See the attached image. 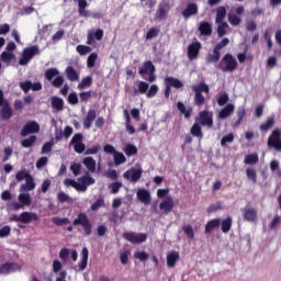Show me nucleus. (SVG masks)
Wrapping results in <instances>:
<instances>
[{"label":"nucleus","mask_w":281,"mask_h":281,"mask_svg":"<svg viewBox=\"0 0 281 281\" xmlns=\"http://www.w3.org/2000/svg\"><path fill=\"white\" fill-rule=\"evenodd\" d=\"M202 126H207L212 128L214 126V114L209 110H204L199 113V116L195 117V123L191 126L190 133L199 140L204 138V133Z\"/></svg>","instance_id":"f257e3e1"},{"label":"nucleus","mask_w":281,"mask_h":281,"mask_svg":"<svg viewBox=\"0 0 281 281\" xmlns=\"http://www.w3.org/2000/svg\"><path fill=\"white\" fill-rule=\"evenodd\" d=\"M159 92V87L157 85L150 86L145 81H139L137 89H134V95L146 94L148 99L155 98Z\"/></svg>","instance_id":"f03ea898"},{"label":"nucleus","mask_w":281,"mask_h":281,"mask_svg":"<svg viewBox=\"0 0 281 281\" xmlns=\"http://www.w3.org/2000/svg\"><path fill=\"white\" fill-rule=\"evenodd\" d=\"M72 225L81 226L86 236H90L92 234L93 224L89 216L83 212L77 214V217L72 221Z\"/></svg>","instance_id":"7ed1b4c3"},{"label":"nucleus","mask_w":281,"mask_h":281,"mask_svg":"<svg viewBox=\"0 0 281 281\" xmlns=\"http://www.w3.org/2000/svg\"><path fill=\"white\" fill-rule=\"evenodd\" d=\"M194 91V104L198 106H203L206 102V98L204 97L203 92L209 94L210 93V86H207L204 81L200 82L198 86L192 87Z\"/></svg>","instance_id":"20e7f679"},{"label":"nucleus","mask_w":281,"mask_h":281,"mask_svg":"<svg viewBox=\"0 0 281 281\" xmlns=\"http://www.w3.org/2000/svg\"><path fill=\"white\" fill-rule=\"evenodd\" d=\"M217 68L223 72H234L238 69V61L234 58V55L226 54L222 60L217 64Z\"/></svg>","instance_id":"39448f33"},{"label":"nucleus","mask_w":281,"mask_h":281,"mask_svg":"<svg viewBox=\"0 0 281 281\" xmlns=\"http://www.w3.org/2000/svg\"><path fill=\"white\" fill-rule=\"evenodd\" d=\"M140 77L146 78L148 75V81L155 82L157 80L156 66L151 60L144 61L143 67L138 69Z\"/></svg>","instance_id":"423d86ee"},{"label":"nucleus","mask_w":281,"mask_h":281,"mask_svg":"<svg viewBox=\"0 0 281 281\" xmlns=\"http://www.w3.org/2000/svg\"><path fill=\"white\" fill-rule=\"evenodd\" d=\"M13 116V110L10 102L4 99V92L0 90V117L2 121H9Z\"/></svg>","instance_id":"0eeeda50"},{"label":"nucleus","mask_w":281,"mask_h":281,"mask_svg":"<svg viewBox=\"0 0 281 281\" xmlns=\"http://www.w3.org/2000/svg\"><path fill=\"white\" fill-rule=\"evenodd\" d=\"M59 74L57 68H50L45 71V78L46 80L52 81L53 87L60 88L64 85L65 79L59 76Z\"/></svg>","instance_id":"6e6552de"},{"label":"nucleus","mask_w":281,"mask_h":281,"mask_svg":"<svg viewBox=\"0 0 281 281\" xmlns=\"http://www.w3.org/2000/svg\"><path fill=\"white\" fill-rule=\"evenodd\" d=\"M40 216L37 213L34 212H22L20 215L14 214L9 217L10 222H21L23 224H30L33 221H38Z\"/></svg>","instance_id":"1a4fd4ad"},{"label":"nucleus","mask_w":281,"mask_h":281,"mask_svg":"<svg viewBox=\"0 0 281 281\" xmlns=\"http://www.w3.org/2000/svg\"><path fill=\"white\" fill-rule=\"evenodd\" d=\"M164 81L166 86L164 95L166 99L170 98L172 87L176 89H182L184 87L183 82L175 77H166Z\"/></svg>","instance_id":"9d476101"},{"label":"nucleus","mask_w":281,"mask_h":281,"mask_svg":"<svg viewBox=\"0 0 281 281\" xmlns=\"http://www.w3.org/2000/svg\"><path fill=\"white\" fill-rule=\"evenodd\" d=\"M37 54H40V48L38 46H31L27 47L23 50L22 53V57L19 59V65L20 66H26L29 65V63L34 58V56H36Z\"/></svg>","instance_id":"9b49d317"},{"label":"nucleus","mask_w":281,"mask_h":281,"mask_svg":"<svg viewBox=\"0 0 281 281\" xmlns=\"http://www.w3.org/2000/svg\"><path fill=\"white\" fill-rule=\"evenodd\" d=\"M268 147L281 151V131L279 128L272 131L268 137Z\"/></svg>","instance_id":"f8f14e48"},{"label":"nucleus","mask_w":281,"mask_h":281,"mask_svg":"<svg viewBox=\"0 0 281 281\" xmlns=\"http://www.w3.org/2000/svg\"><path fill=\"white\" fill-rule=\"evenodd\" d=\"M171 10V4L169 2H160L158 4V9L156 12V20L164 21L167 20L169 16V12Z\"/></svg>","instance_id":"ddd939ff"},{"label":"nucleus","mask_w":281,"mask_h":281,"mask_svg":"<svg viewBox=\"0 0 281 281\" xmlns=\"http://www.w3.org/2000/svg\"><path fill=\"white\" fill-rule=\"evenodd\" d=\"M123 238L132 244H142L148 239V235L144 233H139L138 235L135 233L125 232L123 233Z\"/></svg>","instance_id":"4468645a"},{"label":"nucleus","mask_w":281,"mask_h":281,"mask_svg":"<svg viewBox=\"0 0 281 281\" xmlns=\"http://www.w3.org/2000/svg\"><path fill=\"white\" fill-rule=\"evenodd\" d=\"M41 131V126L36 121L27 122L23 128L21 130V136L25 137L29 134L38 133Z\"/></svg>","instance_id":"2eb2a0df"},{"label":"nucleus","mask_w":281,"mask_h":281,"mask_svg":"<svg viewBox=\"0 0 281 281\" xmlns=\"http://www.w3.org/2000/svg\"><path fill=\"white\" fill-rule=\"evenodd\" d=\"M143 176V170L142 169H136V168H132L127 171L124 172L123 177L125 179H127L128 181L136 183L137 181L140 180Z\"/></svg>","instance_id":"dca6fc26"},{"label":"nucleus","mask_w":281,"mask_h":281,"mask_svg":"<svg viewBox=\"0 0 281 281\" xmlns=\"http://www.w3.org/2000/svg\"><path fill=\"white\" fill-rule=\"evenodd\" d=\"M202 49V44L200 42L191 43L188 46V58L194 60L199 57L200 50Z\"/></svg>","instance_id":"f3484780"},{"label":"nucleus","mask_w":281,"mask_h":281,"mask_svg":"<svg viewBox=\"0 0 281 281\" xmlns=\"http://www.w3.org/2000/svg\"><path fill=\"white\" fill-rule=\"evenodd\" d=\"M243 211V217L249 223H255L258 221V211L254 207H245Z\"/></svg>","instance_id":"a211bd4d"},{"label":"nucleus","mask_w":281,"mask_h":281,"mask_svg":"<svg viewBox=\"0 0 281 281\" xmlns=\"http://www.w3.org/2000/svg\"><path fill=\"white\" fill-rule=\"evenodd\" d=\"M78 182L80 188V191L86 192L89 186H92L95 183V179H93L89 172H87L85 176L81 178H78Z\"/></svg>","instance_id":"6ab92c4d"},{"label":"nucleus","mask_w":281,"mask_h":281,"mask_svg":"<svg viewBox=\"0 0 281 281\" xmlns=\"http://www.w3.org/2000/svg\"><path fill=\"white\" fill-rule=\"evenodd\" d=\"M103 36H104V31L101 29H98L95 32L91 31L88 33V36H87V44L94 45L95 40L102 41Z\"/></svg>","instance_id":"aec40b11"},{"label":"nucleus","mask_w":281,"mask_h":281,"mask_svg":"<svg viewBox=\"0 0 281 281\" xmlns=\"http://www.w3.org/2000/svg\"><path fill=\"white\" fill-rule=\"evenodd\" d=\"M20 270V266L16 262H4L0 266V274H9Z\"/></svg>","instance_id":"412c9836"},{"label":"nucleus","mask_w":281,"mask_h":281,"mask_svg":"<svg viewBox=\"0 0 281 281\" xmlns=\"http://www.w3.org/2000/svg\"><path fill=\"white\" fill-rule=\"evenodd\" d=\"M175 207V200L171 196H168L159 204V210L164 212V214H169Z\"/></svg>","instance_id":"4be33fe9"},{"label":"nucleus","mask_w":281,"mask_h":281,"mask_svg":"<svg viewBox=\"0 0 281 281\" xmlns=\"http://www.w3.org/2000/svg\"><path fill=\"white\" fill-rule=\"evenodd\" d=\"M136 195H137L138 201H140L145 205L150 204V202H151V193L148 190H146V189H138Z\"/></svg>","instance_id":"5701e85b"},{"label":"nucleus","mask_w":281,"mask_h":281,"mask_svg":"<svg viewBox=\"0 0 281 281\" xmlns=\"http://www.w3.org/2000/svg\"><path fill=\"white\" fill-rule=\"evenodd\" d=\"M199 13V7L196 3H189L187 8L182 11V16L189 19Z\"/></svg>","instance_id":"b1692460"},{"label":"nucleus","mask_w":281,"mask_h":281,"mask_svg":"<svg viewBox=\"0 0 281 281\" xmlns=\"http://www.w3.org/2000/svg\"><path fill=\"white\" fill-rule=\"evenodd\" d=\"M97 119V112L95 110H89L87 113V116L83 120V128L89 130L92 127L93 122Z\"/></svg>","instance_id":"393cba45"},{"label":"nucleus","mask_w":281,"mask_h":281,"mask_svg":"<svg viewBox=\"0 0 281 281\" xmlns=\"http://www.w3.org/2000/svg\"><path fill=\"white\" fill-rule=\"evenodd\" d=\"M66 77L69 81H79L80 75L77 72V70L72 66H68L65 70Z\"/></svg>","instance_id":"a878e982"},{"label":"nucleus","mask_w":281,"mask_h":281,"mask_svg":"<svg viewBox=\"0 0 281 281\" xmlns=\"http://www.w3.org/2000/svg\"><path fill=\"white\" fill-rule=\"evenodd\" d=\"M180 259V254L178 251H170L167 255V266L169 268H175L177 265V261Z\"/></svg>","instance_id":"bb28decb"},{"label":"nucleus","mask_w":281,"mask_h":281,"mask_svg":"<svg viewBox=\"0 0 281 281\" xmlns=\"http://www.w3.org/2000/svg\"><path fill=\"white\" fill-rule=\"evenodd\" d=\"M50 104L56 111H63L65 108V101L59 97H52Z\"/></svg>","instance_id":"cd10ccee"},{"label":"nucleus","mask_w":281,"mask_h":281,"mask_svg":"<svg viewBox=\"0 0 281 281\" xmlns=\"http://www.w3.org/2000/svg\"><path fill=\"white\" fill-rule=\"evenodd\" d=\"M82 164L88 169L89 172L93 173L97 171V161L92 157H87L83 159Z\"/></svg>","instance_id":"c85d7f7f"},{"label":"nucleus","mask_w":281,"mask_h":281,"mask_svg":"<svg viewBox=\"0 0 281 281\" xmlns=\"http://www.w3.org/2000/svg\"><path fill=\"white\" fill-rule=\"evenodd\" d=\"M199 32L204 36L212 35V24L209 22H201L199 25Z\"/></svg>","instance_id":"c756f323"},{"label":"nucleus","mask_w":281,"mask_h":281,"mask_svg":"<svg viewBox=\"0 0 281 281\" xmlns=\"http://www.w3.org/2000/svg\"><path fill=\"white\" fill-rule=\"evenodd\" d=\"M177 109L179 110V112L181 114L184 115L186 119H190L192 116L193 109L192 108L187 109V106L183 102H178Z\"/></svg>","instance_id":"7c9ffc66"},{"label":"nucleus","mask_w":281,"mask_h":281,"mask_svg":"<svg viewBox=\"0 0 281 281\" xmlns=\"http://www.w3.org/2000/svg\"><path fill=\"white\" fill-rule=\"evenodd\" d=\"M234 104L228 103L224 109H222L218 113V117L224 120L227 119L232 113H234Z\"/></svg>","instance_id":"2f4dec72"},{"label":"nucleus","mask_w":281,"mask_h":281,"mask_svg":"<svg viewBox=\"0 0 281 281\" xmlns=\"http://www.w3.org/2000/svg\"><path fill=\"white\" fill-rule=\"evenodd\" d=\"M221 226V218H213L209 221L205 225V234H210L214 228H218Z\"/></svg>","instance_id":"473e14b6"},{"label":"nucleus","mask_w":281,"mask_h":281,"mask_svg":"<svg viewBox=\"0 0 281 281\" xmlns=\"http://www.w3.org/2000/svg\"><path fill=\"white\" fill-rule=\"evenodd\" d=\"M273 125H276V117L270 116L267 119V121L260 125V131L263 133L269 132V130L273 128Z\"/></svg>","instance_id":"72a5a7b5"},{"label":"nucleus","mask_w":281,"mask_h":281,"mask_svg":"<svg viewBox=\"0 0 281 281\" xmlns=\"http://www.w3.org/2000/svg\"><path fill=\"white\" fill-rule=\"evenodd\" d=\"M232 216H227L226 218H224L223 221H221V231L225 234L229 233V231L232 229Z\"/></svg>","instance_id":"f704fd0d"},{"label":"nucleus","mask_w":281,"mask_h":281,"mask_svg":"<svg viewBox=\"0 0 281 281\" xmlns=\"http://www.w3.org/2000/svg\"><path fill=\"white\" fill-rule=\"evenodd\" d=\"M81 255H82V259L79 263V269L85 270L88 266V260H89V250L87 247L82 248Z\"/></svg>","instance_id":"c9c22d12"},{"label":"nucleus","mask_w":281,"mask_h":281,"mask_svg":"<svg viewBox=\"0 0 281 281\" xmlns=\"http://www.w3.org/2000/svg\"><path fill=\"white\" fill-rule=\"evenodd\" d=\"M36 188V183L33 179V177L31 176L27 180H25L24 184H21L20 190L21 191H31L34 190Z\"/></svg>","instance_id":"e433bc0d"},{"label":"nucleus","mask_w":281,"mask_h":281,"mask_svg":"<svg viewBox=\"0 0 281 281\" xmlns=\"http://www.w3.org/2000/svg\"><path fill=\"white\" fill-rule=\"evenodd\" d=\"M93 85V78L88 76L81 79L80 83H78L77 88L79 90H85L86 88H90Z\"/></svg>","instance_id":"4c0bfd02"},{"label":"nucleus","mask_w":281,"mask_h":281,"mask_svg":"<svg viewBox=\"0 0 281 281\" xmlns=\"http://www.w3.org/2000/svg\"><path fill=\"white\" fill-rule=\"evenodd\" d=\"M205 60L209 64H212V63L216 64V63H218V60H221V52H218L215 48H213V54H209L205 57Z\"/></svg>","instance_id":"58836bf2"},{"label":"nucleus","mask_w":281,"mask_h":281,"mask_svg":"<svg viewBox=\"0 0 281 281\" xmlns=\"http://www.w3.org/2000/svg\"><path fill=\"white\" fill-rule=\"evenodd\" d=\"M227 15V10H225V7H220L216 12L215 21L216 23H224L223 20H225V16Z\"/></svg>","instance_id":"ea45409f"},{"label":"nucleus","mask_w":281,"mask_h":281,"mask_svg":"<svg viewBox=\"0 0 281 281\" xmlns=\"http://www.w3.org/2000/svg\"><path fill=\"white\" fill-rule=\"evenodd\" d=\"M245 115H247V110H245V108H239L237 110V121L233 124V127H238V125H240V123L243 122V120L245 119Z\"/></svg>","instance_id":"a19ab883"},{"label":"nucleus","mask_w":281,"mask_h":281,"mask_svg":"<svg viewBox=\"0 0 281 281\" xmlns=\"http://www.w3.org/2000/svg\"><path fill=\"white\" fill-rule=\"evenodd\" d=\"M37 140V136L36 135H32V136H30L29 138H26V139H23L22 142H21V146L23 147V148H30V147H32L33 145H34V143Z\"/></svg>","instance_id":"79ce46f5"},{"label":"nucleus","mask_w":281,"mask_h":281,"mask_svg":"<svg viewBox=\"0 0 281 281\" xmlns=\"http://www.w3.org/2000/svg\"><path fill=\"white\" fill-rule=\"evenodd\" d=\"M20 203L25 206H30L32 204V199L30 194L21 193L18 196Z\"/></svg>","instance_id":"37998d69"},{"label":"nucleus","mask_w":281,"mask_h":281,"mask_svg":"<svg viewBox=\"0 0 281 281\" xmlns=\"http://www.w3.org/2000/svg\"><path fill=\"white\" fill-rule=\"evenodd\" d=\"M258 155L255 153V154H249L245 157L244 159V164L246 165H256L258 164Z\"/></svg>","instance_id":"c03bdc74"},{"label":"nucleus","mask_w":281,"mask_h":281,"mask_svg":"<svg viewBox=\"0 0 281 281\" xmlns=\"http://www.w3.org/2000/svg\"><path fill=\"white\" fill-rule=\"evenodd\" d=\"M227 27H229V25L227 24V22H222L218 23L217 26V36L218 37H223L227 34Z\"/></svg>","instance_id":"a18cd8bd"},{"label":"nucleus","mask_w":281,"mask_h":281,"mask_svg":"<svg viewBox=\"0 0 281 281\" xmlns=\"http://www.w3.org/2000/svg\"><path fill=\"white\" fill-rule=\"evenodd\" d=\"M182 231L184 232L187 237H189L190 239H194L195 238V233H194V229H193L192 225H190V224L183 225L182 226Z\"/></svg>","instance_id":"49530a36"},{"label":"nucleus","mask_w":281,"mask_h":281,"mask_svg":"<svg viewBox=\"0 0 281 281\" xmlns=\"http://www.w3.org/2000/svg\"><path fill=\"white\" fill-rule=\"evenodd\" d=\"M246 176L249 180H251L254 183L258 182V175L256 173V169L254 168H247L246 169Z\"/></svg>","instance_id":"de8ad7c7"},{"label":"nucleus","mask_w":281,"mask_h":281,"mask_svg":"<svg viewBox=\"0 0 281 281\" xmlns=\"http://www.w3.org/2000/svg\"><path fill=\"white\" fill-rule=\"evenodd\" d=\"M0 58L1 61L9 64L15 58V55L10 52H2Z\"/></svg>","instance_id":"09e8293b"},{"label":"nucleus","mask_w":281,"mask_h":281,"mask_svg":"<svg viewBox=\"0 0 281 281\" xmlns=\"http://www.w3.org/2000/svg\"><path fill=\"white\" fill-rule=\"evenodd\" d=\"M113 158H114V164L116 165V166H119V165H121V164H124V162H126V157H125V155L124 154H122V153H119V151H116L114 155H113Z\"/></svg>","instance_id":"8fccbe9b"},{"label":"nucleus","mask_w":281,"mask_h":281,"mask_svg":"<svg viewBox=\"0 0 281 281\" xmlns=\"http://www.w3.org/2000/svg\"><path fill=\"white\" fill-rule=\"evenodd\" d=\"M30 177H32L31 173L27 172L25 169L18 171L15 175L16 181L20 182L23 181L24 179L27 180Z\"/></svg>","instance_id":"3c124183"},{"label":"nucleus","mask_w":281,"mask_h":281,"mask_svg":"<svg viewBox=\"0 0 281 281\" xmlns=\"http://www.w3.org/2000/svg\"><path fill=\"white\" fill-rule=\"evenodd\" d=\"M124 151H125L126 156H135L138 154L137 147L134 146L133 144L126 145Z\"/></svg>","instance_id":"603ef678"},{"label":"nucleus","mask_w":281,"mask_h":281,"mask_svg":"<svg viewBox=\"0 0 281 281\" xmlns=\"http://www.w3.org/2000/svg\"><path fill=\"white\" fill-rule=\"evenodd\" d=\"M53 223L56 225V226H61L64 224H70L71 221L69 217H53Z\"/></svg>","instance_id":"864d4df0"},{"label":"nucleus","mask_w":281,"mask_h":281,"mask_svg":"<svg viewBox=\"0 0 281 281\" xmlns=\"http://www.w3.org/2000/svg\"><path fill=\"white\" fill-rule=\"evenodd\" d=\"M97 59H98V54L91 53L87 58V67L93 68L95 66Z\"/></svg>","instance_id":"5fc2aeb1"},{"label":"nucleus","mask_w":281,"mask_h":281,"mask_svg":"<svg viewBox=\"0 0 281 281\" xmlns=\"http://www.w3.org/2000/svg\"><path fill=\"white\" fill-rule=\"evenodd\" d=\"M159 33H160V30L158 27H153V29L148 30V32L146 34V40L150 41L155 37H158Z\"/></svg>","instance_id":"6e6d98bb"},{"label":"nucleus","mask_w":281,"mask_h":281,"mask_svg":"<svg viewBox=\"0 0 281 281\" xmlns=\"http://www.w3.org/2000/svg\"><path fill=\"white\" fill-rule=\"evenodd\" d=\"M227 102H229V94L227 93H221L218 97H217V104L220 106H223L225 104H227Z\"/></svg>","instance_id":"4d7b16f0"},{"label":"nucleus","mask_w":281,"mask_h":281,"mask_svg":"<svg viewBox=\"0 0 281 281\" xmlns=\"http://www.w3.org/2000/svg\"><path fill=\"white\" fill-rule=\"evenodd\" d=\"M67 102L71 105H77L79 103V97L77 92H70L68 94Z\"/></svg>","instance_id":"13d9d810"},{"label":"nucleus","mask_w":281,"mask_h":281,"mask_svg":"<svg viewBox=\"0 0 281 281\" xmlns=\"http://www.w3.org/2000/svg\"><path fill=\"white\" fill-rule=\"evenodd\" d=\"M64 184H65L66 187H72L74 189H76V190H78V191H80V188H82V187L80 186V183L77 182V181H75L74 179H65Z\"/></svg>","instance_id":"bf43d9fd"},{"label":"nucleus","mask_w":281,"mask_h":281,"mask_svg":"<svg viewBox=\"0 0 281 281\" xmlns=\"http://www.w3.org/2000/svg\"><path fill=\"white\" fill-rule=\"evenodd\" d=\"M53 147H54V142H46L41 149V154H49L53 151Z\"/></svg>","instance_id":"052dcab7"},{"label":"nucleus","mask_w":281,"mask_h":281,"mask_svg":"<svg viewBox=\"0 0 281 281\" xmlns=\"http://www.w3.org/2000/svg\"><path fill=\"white\" fill-rule=\"evenodd\" d=\"M228 22L234 26H238L243 22V20L236 14H229Z\"/></svg>","instance_id":"680f3d73"},{"label":"nucleus","mask_w":281,"mask_h":281,"mask_svg":"<svg viewBox=\"0 0 281 281\" xmlns=\"http://www.w3.org/2000/svg\"><path fill=\"white\" fill-rule=\"evenodd\" d=\"M76 50L80 54V55H87L88 53H91L92 48L90 46H86V45H78L76 47Z\"/></svg>","instance_id":"e2e57ef3"},{"label":"nucleus","mask_w":281,"mask_h":281,"mask_svg":"<svg viewBox=\"0 0 281 281\" xmlns=\"http://www.w3.org/2000/svg\"><path fill=\"white\" fill-rule=\"evenodd\" d=\"M229 45V38L225 37L220 43H217L214 47L217 52L221 53V49Z\"/></svg>","instance_id":"0e129e2a"},{"label":"nucleus","mask_w":281,"mask_h":281,"mask_svg":"<svg viewBox=\"0 0 281 281\" xmlns=\"http://www.w3.org/2000/svg\"><path fill=\"white\" fill-rule=\"evenodd\" d=\"M19 86L24 93H29L30 90H32V81L26 80L21 82Z\"/></svg>","instance_id":"69168bd1"},{"label":"nucleus","mask_w":281,"mask_h":281,"mask_svg":"<svg viewBox=\"0 0 281 281\" xmlns=\"http://www.w3.org/2000/svg\"><path fill=\"white\" fill-rule=\"evenodd\" d=\"M232 142H234V134L231 133V134L222 137L221 145L223 147H225L227 145V143H232Z\"/></svg>","instance_id":"338daca9"},{"label":"nucleus","mask_w":281,"mask_h":281,"mask_svg":"<svg viewBox=\"0 0 281 281\" xmlns=\"http://www.w3.org/2000/svg\"><path fill=\"white\" fill-rule=\"evenodd\" d=\"M134 257L140 261H147L149 259V255L146 251H137Z\"/></svg>","instance_id":"774afa93"}]
</instances>
